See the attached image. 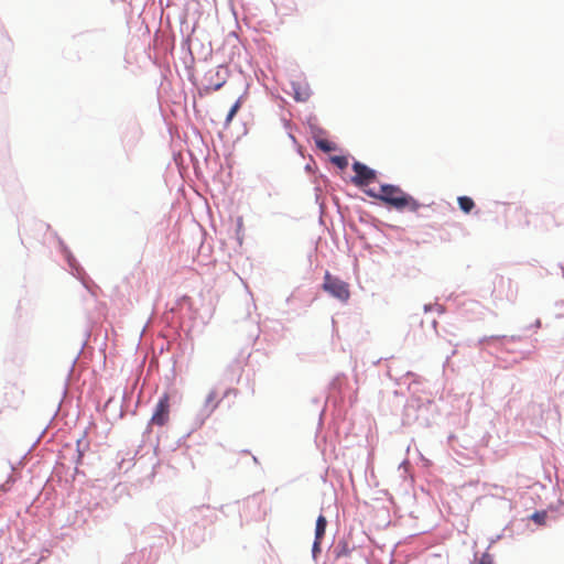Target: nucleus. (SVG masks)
Segmentation results:
<instances>
[{
  "instance_id": "nucleus-1",
  "label": "nucleus",
  "mask_w": 564,
  "mask_h": 564,
  "mask_svg": "<svg viewBox=\"0 0 564 564\" xmlns=\"http://www.w3.org/2000/svg\"><path fill=\"white\" fill-rule=\"evenodd\" d=\"M366 193L370 197L379 199L400 212L408 209L415 213L421 207V204L414 197L406 194L395 185L384 184L380 186L379 192L368 189Z\"/></svg>"
},
{
  "instance_id": "nucleus-10",
  "label": "nucleus",
  "mask_w": 564,
  "mask_h": 564,
  "mask_svg": "<svg viewBox=\"0 0 564 564\" xmlns=\"http://www.w3.org/2000/svg\"><path fill=\"white\" fill-rule=\"evenodd\" d=\"M332 162L339 167L340 170H344L348 165V160L346 156L343 155H336L332 158Z\"/></svg>"
},
{
  "instance_id": "nucleus-3",
  "label": "nucleus",
  "mask_w": 564,
  "mask_h": 564,
  "mask_svg": "<svg viewBox=\"0 0 564 564\" xmlns=\"http://www.w3.org/2000/svg\"><path fill=\"white\" fill-rule=\"evenodd\" d=\"M170 394L165 392L160 397L156 403L151 423L153 425L164 426L170 420Z\"/></svg>"
},
{
  "instance_id": "nucleus-12",
  "label": "nucleus",
  "mask_w": 564,
  "mask_h": 564,
  "mask_svg": "<svg viewBox=\"0 0 564 564\" xmlns=\"http://www.w3.org/2000/svg\"><path fill=\"white\" fill-rule=\"evenodd\" d=\"M217 399V392L216 391H210L206 398V404L209 405L210 404V410H215L217 404L215 403Z\"/></svg>"
},
{
  "instance_id": "nucleus-7",
  "label": "nucleus",
  "mask_w": 564,
  "mask_h": 564,
  "mask_svg": "<svg viewBox=\"0 0 564 564\" xmlns=\"http://www.w3.org/2000/svg\"><path fill=\"white\" fill-rule=\"evenodd\" d=\"M227 73L228 70L226 67H218L216 75L219 77V80L212 84L214 90H218L224 86L226 83Z\"/></svg>"
},
{
  "instance_id": "nucleus-13",
  "label": "nucleus",
  "mask_w": 564,
  "mask_h": 564,
  "mask_svg": "<svg viewBox=\"0 0 564 564\" xmlns=\"http://www.w3.org/2000/svg\"><path fill=\"white\" fill-rule=\"evenodd\" d=\"M479 564H492V561L490 558V556L488 555H484L480 560V563Z\"/></svg>"
},
{
  "instance_id": "nucleus-6",
  "label": "nucleus",
  "mask_w": 564,
  "mask_h": 564,
  "mask_svg": "<svg viewBox=\"0 0 564 564\" xmlns=\"http://www.w3.org/2000/svg\"><path fill=\"white\" fill-rule=\"evenodd\" d=\"M457 203L459 208L465 213L468 214L471 212V209L475 207L474 200L468 196H459L457 198Z\"/></svg>"
},
{
  "instance_id": "nucleus-5",
  "label": "nucleus",
  "mask_w": 564,
  "mask_h": 564,
  "mask_svg": "<svg viewBox=\"0 0 564 564\" xmlns=\"http://www.w3.org/2000/svg\"><path fill=\"white\" fill-rule=\"evenodd\" d=\"M327 520L326 518L321 514L316 520V528H315V538L316 540H322L325 531H326Z\"/></svg>"
},
{
  "instance_id": "nucleus-2",
  "label": "nucleus",
  "mask_w": 564,
  "mask_h": 564,
  "mask_svg": "<svg viewBox=\"0 0 564 564\" xmlns=\"http://www.w3.org/2000/svg\"><path fill=\"white\" fill-rule=\"evenodd\" d=\"M323 289L341 302H346L350 296L348 283L336 276H333L329 272L325 273Z\"/></svg>"
},
{
  "instance_id": "nucleus-11",
  "label": "nucleus",
  "mask_w": 564,
  "mask_h": 564,
  "mask_svg": "<svg viewBox=\"0 0 564 564\" xmlns=\"http://www.w3.org/2000/svg\"><path fill=\"white\" fill-rule=\"evenodd\" d=\"M317 145L321 150H323L324 152H330L333 150H335V147L333 145L332 142L327 141V140H321L317 142Z\"/></svg>"
},
{
  "instance_id": "nucleus-9",
  "label": "nucleus",
  "mask_w": 564,
  "mask_h": 564,
  "mask_svg": "<svg viewBox=\"0 0 564 564\" xmlns=\"http://www.w3.org/2000/svg\"><path fill=\"white\" fill-rule=\"evenodd\" d=\"M241 107V101L240 99H238L234 105L232 107L230 108L228 115H227V118H226V123H230L231 120L234 119V117L236 116V113L238 112V110L240 109Z\"/></svg>"
},
{
  "instance_id": "nucleus-4",
  "label": "nucleus",
  "mask_w": 564,
  "mask_h": 564,
  "mask_svg": "<svg viewBox=\"0 0 564 564\" xmlns=\"http://www.w3.org/2000/svg\"><path fill=\"white\" fill-rule=\"evenodd\" d=\"M352 170L355 175L352 176L351 182L358 187L367 186L376 180V171L361 162L356 161L352 164Z\"/></svg>"
},
{
  "instance_id": "nucleus-14",
  "label": "nucleus",
  "mask_w": 564,
  "mask_h": 564,
  "mask_svg": "<svg viewBox=\"0 0 564 564\" xmlns=\"http://www.w3.org/2000/svg\"><path fill=\"white\" fill-rule=\"evenodd\" d=\"M321 541H322V540H316V539H315L314 544H313V552H314V553H315V552H317V551H319Z\"/></svg>"
},
{
  "instance_id": "nucleus-8",
  "label": "nucleus",
  "mask_w": 564,
  "mask_h": 564,
  "mask_svg": "<svg viewBox=\"0 0 564 564\" xmlns=\"http://www.w3.org/2000/svg\"><path fill=\"white\" fill-rule=\"evenodd\" d=\"M547 513L546 511H536L531 516V519L538 524V525H544L546 523Z\"/></svg>"
}]
</instances>
